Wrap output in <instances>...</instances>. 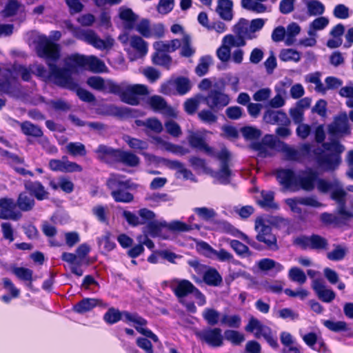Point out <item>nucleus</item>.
Segmentation results:
<instances>
[{
    "label": "nucleus",
    "instance_id": "51",
    "mask_svg": "<svg viewBox=\"0 0 353 353\" xmlns=\"http://www.w3.org/2000/svg\"><path fill=\"white\" fill-rule=\"evenodd\" d=\"M194 212L203 220L210 221L216 216V212L212 208L206 207L195 208Z\"/></svg>",
    "mask_w": 353,
    "mask_h": 353
},
{
    "label": "nucleus",
    "instance_id": "14",
    "mask_svg": "<svg viewBox=\"0 0 353 353\" xmlns=\"http://www.w3.org/2000/svg\"><path fill=\"white\" fill-rule=\"evenodd\" d=\"M314 154L319 165L325 170H334L341 161L339 154L325 153L321 148L314 150Z\"/></svg>",
    "mask_w": 353,
    "mask_h": 353
},
{
    "label": "nucleus",
    "instance_id": "36",
    "mask_svg": "<svg viewBox=\"0 0 353 353\" xmlns=\"http://www.w3.org/2000/svg\"><path fill=\"white\" fill-rule=\"evenodd\" d=\"M130 46L134 49L141 57L145 56L148 52V43L139 36H132L129 39Z\"/></svg>",
    "mask_w": 353,
    "mask_h": 353
},
{
    "label": "nucleus",
    "instance_id": "56",
    "mask_svg": "<svg viewBox=\"0 0 353 353\" xmlns=\"http://www.w3.org/2000/svg\"><path fill=\"white\" fill-rule=\"evenodd\" d=\"M123 139L130 148L136 150H144L148 147V144L146 141L130 136H125Z\"/></svg>",
    "mask_w": 353,
    "mask_h": 353
},
{
    "label": "nucleus",
    "instance_id": "25",
    "mask_svg": "<svg viewBox=\"0 0 353 353\" xmlns=\"http://www.w3.org/2000/svg\"><path fill=\"white\" fill-rule=\"evenodd\" d=\"M215 11L221 19L225 21H231L234 17L232 1L218 0Z\"/></svg>",
    "mask_w": 353,
    "mask_h": 353
},
{
    "label": "nucleus",
    "instance_id": "4",
    "mask_svg": "<svg viewBox=\"0 0 353 353\" xmlns=\"http://www.w3.org/2000/svg\"><path fill=\"white\" fill-rule=\"evenodd\" d=\"M220 161L219 169L217 171H214L209 169L208 173L212 177L215 179L219 183L223 185H228L230 183V179L233 175L232 171L230 169L231 164V153L225 147L218 152L215 157Z\"/></svg>",
    "mask_w": 353,
    "mask_h": 353
},
{
    "label": "nucleus",
    "instance_id": "62",
    "mask_svg": "<svg viewBox=\"0 0 353 353\" xmlns=\"http://www.w3.org/2000/svg\"><path fill=\"white\" fill-rule=\"evenodd\" d=\"M87 83L91 88L100 91H105L107 88L105 81L101 77H91L88 79Z\"/></svg>",
    "mask_w": 353,
    "mask_h": 353
},
{
    "label": "nucleus",
    "instance_id": "1",
    "mask_svg": "<svg viewBox=\"0 0 353 353\" xmlns=\"http://www.w3.org/2000/svg\"><path fill=\"white\" fill-rule=\"evenodd\" d=\"M39 57L46 60L48 71L42 65L36 67V71L39 77L46 78L53 83L63 88L74 90L77 88V83L72 77L68 67H59L53 62L60 57V48L58 44L54 43L45 35L38 37L36 46Z\"/></svg>",
    "mask_w": 353,
    "mask_h": 353
},
{
    "label": "nucleus",
    "instance_id": "2",
    "mask_svg": "<svg viewBox=\"0 0 353 353\" xmlns=\"http://www.w3.org/2000/svg\"><path fill=\"white\" fill-rule=\"evenodd\" d=\"M121 174H111L107 180V185L111 190V196L116 202L129 203L134 200V196L128 190H135L137 185L130 180H123Z\"/></svg>",
    "mask_w": 353,
    "mask_h": 353
},
{
    "label": "nucleus",
    "instance_id": "24",
    "mask_svg": "<svg viewBox=\"0 0 353 353\" xmlns=\"http://www.w3.org/2000/svg\"><path fill=\"white\" fill-rule=\"evenodd\" d=\"M119 150L108 145H99L94 152L99 160L111 163L117 161Z\"/></svg>",
    "mask_w": 353,
    "mask_h": 353
},
{
    "label": "nucleus",
    "instance_id": "41",
    "mask_svg": "<svg viewBox=\"0 0 353 353\" xmlns=\"http://www.w3.org/2000/svg\"><path fill=\"white\" fill-rule=\"evenodd\" d=\"M65 148L68 153L72 157H84L87 154L85 146L80 142H70Z\"/></svg>",
    "mask_w": 353,
    "mask_h": 353
},
{
    "label": "nucleus",
    "instance_id": "45",
    "mask_svg": "<svg viewBox=\"0 0 353 353\" xmlns=\"http://www.w3.org/2000/svg\"><path fill=\"white\" fill-rule=\"evenodd\" d=\"M249 147L258 152L257 155L261 158H266L273 155L272 150L261 141L252 142Z\"/></svg>",
    "mask_w": 353,
    "mask_h": 353
},
{
    "label": "nucleus",
    "instance_id": "40",
    "mask_svg": "<svg viewBox=\"0 0 353 353\" xmlns=\"http://www.w3.org/2000/svg\"><path fill=\"white\" fill-rule=\"evenodd\" d=\"M119 17L128 23L126 28L130 29L132 28L134 23L138 19V16L132 9L125 7L119 8Z\"/></svg>",
    "mask_w": 353,
    "mask_h": 353
},
{
    "label": "nucleus",
    "instance_id": "3",
    "mask_svg": "<svg viewBox=\"0 0 353 353\" xmlns=\"http://www.w3.org/2000/svg\"><path fill=\"white\" fill-rule=\"evenodd\" d=\"M250 21L244 18H241L239 21L233 26L232 31L234 34H227L224 37V42L234 47H243L246 45V40H252L257 38V35H254L251 30Z\"/></svg>",
    "mask_w": 353,
    "mask_h": 353
},
{
    "label": "nucleus",
    "instance_id": "44",
    "mask_svg": "<svg viewBox=\"0 0 353 353\" xmlns=\"http://www.w3.org/2000/svg\"><path fill=\"white\" fill-rule=\"evenodd\" d=\"M202 99L203 100V98L200 94L187 99L183 103L185 111L190 115L194 114L199 108Z\"/></svg>",
    "mask_w": 353,
    "mask_h": 353
},
{
    "label": "nucleus",
    "instance_id": "13",
    "mask_svg": "<svg viewBox=\"0 0 353 353\" xmlns=\"http://www.w3.org/2000/svg\"><path fill=\"white\" fill-rule=\"evenodd\" d=\"M196 336L203 343L212 347L223 345L222 330L219 327H209L196 332Z\"/></svg>",
    "mask_w": 353,
    "mask_h": 353
},
{
    "label": "nucleus",
    "instance_id": "5",
    "mask_svg": "<svg viewBox=\"0 0 353 353\" xmlns=\"http://www.w3.org/2000/svg\"><path fill=\"white\" fill-rule=\"evenodd\" d=\"M65 65L68 67L72 73L76 66H88L89 69L94 72H103L106 66L103 61L95 56H85L79 54L71 55L65 60Z\"/></svg>",
    "mask_w": 353,
    "mask_h": 353
},
{
    "label": "nucleus",
    "instance_id": "64",
    "mask_svg": "<svg viewBox=\"0 0 353 353\" xmlns=\"http://www.w3.org/2000/svg\"><path fill=\"white\" fill-rule=\"evenodd\" d=\"M333 15L336 19H346L350 17V9L345 4H338L334 8Z\"/></svg>",
    "mask_w": 353,
    "mask_h": 353
},
{
    "label": "nucleus",
    "instance_id": "59",
    "mask_svg": "<svg viewBox=\"0 0 353 353\" xmlns=\"http://www.w3.org/2000/svg\"><path fill=\"white\" fill-rule=\"evenodd\" d=\"M323 325L330 330L339 332L341 331H347L348 330L347 324L345 321H333L330 320H325Z\"/></svg>",
    "mask_w": 353,
    "mask_h": 353
},
{
    "label": "nucleus",
    "instance_id": "50",
    "mask_svg": "<svg viewBox=\"0 0 353 353\" xmlns=\"http://www.w3.org/2000/svg\"><path fill=\"white\" fill-rule=\"evenodd\" d=\"M224 337L234 345H239L245 341V336L243 334L233 330H225Z\"/></svg>",
    "mask_w": 353,
    "mask_h": 353
},
{
    "label": "nucleus",
    "instance_id": "33",
    "mask_svg": "<svg viewBox=\"0 0 353 353\" xmlns=\"http://www.w3.org/2000/svg\"><path fill=\"white\" fill-rule=\"evenodd\" d=\"M203 281L210 286H219L223 279L219 272L214 268H209L203 276Z\"/></svg>",
    "mask_w": 353,
    "mask_h": 353
},
{
    "label": "nucleus",
    "instance_id": "32",
    "mask_svg": "<svg viewBox=\"0 0 353 353\" xmlns=\"http://www.w3.org/2000/svg\"><path fill=\"white\" fill-rule=\"evenodd\" d=\"M116 162L122 163L123 164L130 167H135L139 164L140 159L132 152L119 150Z\"/></svg>",
    "mask_w": 353,
    "mask_h": 353
},
{
    "label": "nucleus",
    "instance_id": "63",
    "mask_svg": "<svg viewBox=\"0 0 353 353\" xmlns=\"http://www.w3.org/2000/svg\"><path fill=\"white\" fill-rule=\"evenodd\" d=\"M322 146L325 150L334 152V153H332V154H339V156L345 150V147L336 140L323 143Z\"/></svg>",
    "mask_w": 353,
    "mask_h": 353
},
{
    "label": "nucleus",
    "instance_id": "61",
    "mask_svg": "<svg viewBox=\"0 0 353 353\" xmlns=\"http://www.w3.org/2000/svg\"><path fill=\"white\" fill-rule=\"evenodd\" d=\"M176 89L179 94H185L191 89L190 80L185 77H179L175 80Z\"/></svg>",
    "mask_w": 353,
    "mask_h": 353
},
{
    "label": "nucleus",
    "instance_id": "16",
    "mask_svg": "<svg viewBox=\"0 0 353 353\" xmlns=\"http://www.w3.org/2000/svg\"><path fill=\"white\" fill-rule=\"evenodd\" d=\"M16 203L10 198L0 199V219L18 221L22 217V214L16 210Z\"/></svg>",
    "mask_w": 353,
    "mask_h": 353
},
{
    "label": "nucleus",
    "instance_id": "37",
    "mask_svg": "<svg viewBox=\"0 0 353 353\" xmlns=\"http://www.w3.org/2000/svg\"><path fill=\"white\" fill-rule=\"evenodd\" d=\"M329 24V19L325 17L316 18L309 25L307 34L309 36H316V32L323 30Z\"/></svg>",
    "mask_w": 353,
    "mask_h": 353
},
{
    "label": "nucleus",
    "instance_id": "47",
    "mask_svg": "<svg viewBox=\"0 0 353 353\" xmlns=\"http://www.w3.org/2000/svg\"><path fill=\"white\" fill-rule=\"evenodd\" d=\"M279 59L284 62L294 61L299 62L301 59V54L299 52L294 49L288 48L281 50L279 54Z\"/></svg>",
    "mask_w": 353,
    "mask_h": 353
},
{
    "label": "nucleus",
    "instance_id": "8",
    "mask_svg": "<svg viewBox=\"0 0 353 353\" xmlns=\"http://www.w3.org/2000/svg\"><path fill=\"white\" fill-rule=\"evenodd\" d=\"M76 37L99 50H110L114 43L112 37H107L105 39H101L92 30H80L77 32Z\"/></svg>",
    "mask_w": 353,
    "mask_h": 353
},
{
    "label": "nucleus",
    "instance_id": "11",
    "mask_svg": "<svg viewBox=\"0 0 353 353\" xmlns=\"http://www.w3.org/2000/svg\"><path fill=\"white\" fill-rule=\"evenodd\" d=\"M148 93L147 86L144 85L125 83L120 97L123 102L131 105H137L139 103V96L146 95Z\"/></svg>",
    "mask_w": 353,
    "mask_h": 353
},
{
    "label": "nucleus",
    "instance_id": "55",
    "mask_svg": "<svg viewBox=\"0 0 353 353\" xmlns=\"http://www.w3.org/2000/svg\"><path fill=\"white\" fill-rule=\"evenodd\" d=\"M281 151L284 154L287 160L296 161L301 157L299 150L289 146L288 144L281 142Z\"/></svg>",
    "mask_w": 353,
    "mask_h": 353
},
{
    "label": "nucleus",
    "instance_id": "29",
    "mask_svg": "<svg viewBox=\"0 0 353 353\" xmlns=\"http://www.w3.org/2000/svg\"><path fill=\"white\" fill-rule=\"evenodd\" d=\"M19 125L21 130L23 134L34 138H40L43 135L41 128L29 121L19 122L16 121Z\"/></svg>",
    "mask_w": 353,
    "mask_h": 353
},
{
    "label": "nucleus",
    "instance_id": "9",
    "mask_svg": "<svg viewBox=\"0 0 353 353\" xmlns=\"http://www.w3.org/2000/svg\"><path fill=\"white\" fill-rule=\"evenodd\" d=\"M104 321L109 324H114L120 320H123L127 323H137L144 324L145 321L142 317L137 313H130L128 311H119L114 307H110L103 316Z\"/></svg>",
    "mask_w": 353,
    "mask_h": 353
},
{
    "label": "nucleus",
    "instance_id": "21",
    "mask_svg": "<svg viewBox=\"0 0 353 353\" xmlns=\"http://www.w3.org/2000/svg\"><path fill=\"white\" fill-rule=\"evenodd\" d=\"M312 288L318 297L323 302L330 303L335 298L333 290L326 288L323 281L321 279H315L312 283Z\"/></svg>",
    "mask_w": 353,
    "mask_h": 353
},
{
    "label": "nucleus",
    "instance_id": "38",
    "mask_svg": "<svg viewBox=\"0 0 353 353\" xmlns=\"http://www.w3.org/2000/svg\"><path fill=\"white\" fill-rule=\"evenodd\" d=\"M334 250L326 254L327 258L332 261H339L343 260L346 256L348 250L341 244H334Z\"/></svg>",
    "mask_w": 353,
    "mask_h": 353
},
{
    "label": "nucleus",
    "instance_id": "18",
    "mask_svg": "<svg viewBox=\"0 0 353 353\" xmlns=\"http://www.w3.org/2000/svg\"><path fill=\"white\" fill-rule=\"evenodd\" d=\"M188 140L192 148L203 151L210 157H215L217 153L213 148L205 143L204 137L198 132H191L188 135Z\"/></svg>",
    "mask_w": 353,
    "mask_h": 353
},
{
    "label": "nucleus",
    "instance_id": "54",
    "mask_svg": "<svg viewBox=\"0 0 353 353\" xmlns=\"http://www.w3.org/2000/svg\"><path fill=\"white\" fill-rule=\"evenodd\" d=\"M301 32V27L296 23L289 24L286 30L285 43L288 46L292 45L294 41V37Z\"/></svg>",
    "mask_w": 353,
    "mask_h": 353
},
{
    "label": "nucleus",
    "instance_id": "28",
    "mask_svg": "<svg viewBox=\"0 0 353 353\" xmlns=\"http://www.w3.org/2000/svg\"><path fill=\"white\" fill-rule=\"evenodd\" d=\"M329 133L333 135L341 133L349 134L347 117L345 114L336 117L334 123L329 126Z\"/></svg>",
    "mask_w": 353,
    "mask_h": 353
},
{
    "label": "nucleus",
    "instance_id": "60",
    "mask_svg": "<svg viewBox=\"0 0 353 353\" xmlns=\"http://www.w3.org/2000/svg\"><path fill=\"white\" fill-rule=\"evenodd\" d=\"M230 245L238 255L245 256L251 254L248 247L238 240L230 241Z\"/></svg>",
    "mask_w": 353,
    "mask_h": 353
},
{
    "label": "nucleus",
    "instance_id": "42",
    "mask_svg": "<svg viewBox=\"0 0 353 353\" xmlns=\"http://www.w3.org/2000/svg\"><path fill=\"white\" fill-rule=\"evenodd\" d=\"M152 60L154 64L164 67L168 70L170 69L172 61L170 55L157 51L154 53Z\"/></svg>",
    "mask_w": 353,
    "mask_h": 353
},
{
    "label": "nucleus",
    "instance_id": "6",
    "mask_svg": "<svg viewBox=\"0 0 353 353\" xmlns=\"http://www.w3.org/2000/svg\"><path fill=\"white\" fill-rule=\"evenodd\" d=\"M254 229L257 233L256 239L258 241L263 243L266 248L271 251H277L279 249L276 236L272 234V228L265 223L263 218L256 219Z\"/></svg>",
    "mask_w": 353,
    "mask_h": 353
},
{
    "label": "nucleus",
    "instance_id": "7",
    "mask_svg": "<svg viewBox=\"0 0 353 353\" xmlns=\"http://www.w3.org/2000/svg\"><path fill=\"white\" fill-rule=\"evenodd\" d=\"M164 227L174 232H188L192 229L190 225L180 221H173L168 224L165 222L152 221L148 223L144 228L143 232L152 237H155L160 234L162 228Z\"/></svg>",
    "mask_w": 353,
    "mask_h": 353
},
{
    "label": "nucleus",
    "instance_id": "34",
    "mask_svg": "<svg viewBox=\"0 0 353 353\" xmlns=\"http://www.w3.org/2000/svg\"><path fill=\"white\" fill-rule=\"evenodd\" d=\"M258 204L265 210H278L279 205L274 201L273 192H261V199L258 201Z\"/></svg>",
    "mask_w": 353,
    "mask_h": 353
},
{
    "label": "nucleus",
    "instance_id": "53",
    "mask_svg": "<svg viewBox=\"0 0 353 353\" xmlns=\"http://www.w3.org/2000/svg\"><path fill=\"white\" fill-rule=\"evenodd\" d=\"M288 276L291 281L301 285L305 283L307 280L305 272L296 267H293L289 270Z\"/></svg>",
    "mask_w": 353,
    "mask_h": 353
},
{
    "label": "nucleus",
    "instance_id": "27",
    "mask_svg": "<svg viewBox=\"0 0 353 353\" xmlns=\"http://www.w3.org/2000/svg\"><path fill=\"white\" fill-rule=\"evenodd\" d=\"M345 193L343 190H336L332 192V199L338 203V212L341 218L344 220L350 219L352 216V213L346 210L345 197Z\"/></svg>",
    "mask_w": 353,
    "mask_h": 353
},
{
    "label": "nucleus",
    "instance_id": "49",
    "mask_svg": "<svg viewBox=\"0 0 353 353\" xmlns=\"http://www.w3.org/2000/svg\"><path fill=\"white\" fill-rule=\"evenodd\" d=\"M202 316L208 324L213 326L218 324L220 319V313L213 308L208 307L203 310Z\"/></svg>",
    "mask_w": 353,
    "mask_h": 353
},
{
    "label": "nucleus",
    "instance_id": "19",
    "mask_svg": "<svg viewBox=\"0 0 353 353\" xmlns=\"http://www.w3.org/2000/svg\"><path fill=\"white\" fill-rule=\"evenodd\" d=\"M263 120L270 124H276L279 125H289L290 120L286 113L281 110H268L265 112Z\"/></svg>",
    "mask_w": 353,
    "mask_h": 353
},
{
    "label": "nucleus",
    "instance_id": "39",
    "mask_svg": "<svg viewBox=\"0 0 353 353\" xmlns=\"http://www.w3.org/2000/svg\"><path fill=\"white\" fill-rule=\"evenodd\" d=\"M321 73L320 72H315L310 73L305 77L306 82L311 83L315 85V91L321 94H325V85L321 80Z\"/></svg>",
    "mask_w": 353,
    "mask_h": 353
},
{
    "label": "nucleus",
    "instance_id": "57",
    "mask_svg": "<svg viewBox=\"0 0 353 353\" xmlns=\"http://www.w3.org/2000/svg\"><path fill=\"white\" fill-rule=\"evenodd\" d=\"M234 47L228 43L224 42V37L222 40V45L216 50V55L222 62H227L231 56L230 48Z\"/></svg>",
    "mask_w": 353,
    "mask_h": 353
},
{
    "label": "nucleus",
    "instance_id": "52",
    "mask_svg": "<svg viewBox=\"0 0 353 353\" xmlns=\"http://www.w3.org/2000/svg\"><path fill=\"white\" fill-rule=\"evenodd\" d=\"M216 112L211 109L202 110L198 113V117L202 122L212 125L216 123L218 119V117L214 113Z\"/></svg>",
    "mask_w": 353,
    "mask_h": 353
},
{
    "label": "nucleus",
    "instance_id": "12",
    "mask_svg": "<svg viewBox=\"0 0 353 353\" xmlns=\"http://www.w3.org/2000/svg\"><path fill=\"white\" fill-rule=\"evenodd\" d=\"M294 243L303 249L310 248L315 250H328V241L318 234L311 236H301L294 240Z\"/></svg>",
    "mask_w": 353,
    "mask_h": 353
},
{
    "label": "nucleus",
    "instance_id": "10",
    "mask_svg": "<svg viewBox=\"0 0 353 353\" xmlns=\"http://www.w3.org/2000/svg\"><path fill=\"white\" fill-rule=\"evenodd\" d=\"M203 98L208 107L213 111H219L227 106L230 101V97L216 88H212Z\"/></svg>",
    "mask_w": 353,
    "mask_h": 353
},
{
    "label": "nucleus",
    "instance_id": "58",
    "mask_svg": "<svg viewBox=\"0 0 353 353\" xmlns=\"http://www.w3.org/2000/svg\"><path fill=\"white\" fill-rule=\"evenodd\" d=\"M243 137L247 140H255L261 136V131L252 126H245L241 129Z\"/></svg>",
    "mask_w": 353,
    "mask_h": 353
},
{
    "label": "nucleus",
    "instance_id": "43",
    "mask_svg": "<svg viewBox=\"0 0 353 353\" xmlns=\"http://www.w3.org/2000/svg\"><path fill=\"white\" fill-rule=\"evenodd\" d=\"M305 5L307 14L310 16L321 15L325 12L324 5L318 0H308Z\"/></svg>",
    "mask_w": 353,
    "mask_h": 353
},
{
    "label": "nucleus",
    "instance_id": "26",
    "mask_svg": "<svg viewBox=\"0 0 353 353\" xmlns=\"http://www.w3.org/2000/svg\"><path fill=\"white\" fill-rule=\"evenodd\" d=\"M148 104L154 111L161 112L170 116L174 115V110L168 105L165 99L161 96H152L148 99Z\"/></svg>",
    "mask_w": 353,
    "mask_h": 353
},
{
    "label": "nucleus",
    "instance_id": "46",
    "mask_svg": "<svg viewBox=\"0 0 353 353\" xmlns=\"http://www.w3.org/2000/svg\"><path fill=\"white\" fill-rule=\"evenodd\" d=\"M258 267L261 270L268 271L272 269H275L276 272H280L283 270V266L274 261L273 259L265 258L260 260L258 263Z\"/></svg>",
    "mask_w": 353,
    "mask_h": 353
},
{
    "label": "nucleus",
    "instance_id": "22",
    "mask_svg": "<svg viewBox=\"0 0 353 353\" xmlns=\"http://www.w3.org/2000/svg\"><path fill=\"white\" fill-rule=\"evenodd\" d=\"M145 133L148 136L151 137L152 139V143L159 145L162 149L171 152L174 154H180L181 155L185 154L188 152V150L183 148L182 146L174 145L172 143L164 141L160 137L151 136L150 132L145 130Z\"/></svg>",
    "mask_w": 353,
    "mask_h": 353
},
{
    "label": "nucleus",
    "instance_id": "15",
    "mask_svg": "<svg viewBox=\"0 0 353 353\" xmlns=\"http://www.w3.org/2000/svg\"><path fill=\"white\" fill-rule=\"evenodd\" d=\"M318 174L312 169L299 172L296 174V184L294 190L302 189L310 192L315 188Z\"/></svg>",
    "mask_w": 353,
    "mask_h": 353
},
{
    "label": "nucleus",
    "instance_id": "35",
    "mask_svg": "<svg viewBox=\"0 0 353 353\" xmlns=\"http://www.w3.org/2000/svg\"><path fill=\"white\" fill-rule=\"evenodd\" d=\"M99 302L100 301L97 299L85 298L74 305V310L78 313L83 314L91 310L97 306Z\"/></svg>",
    "mask_w": 353,
    "mask_h": 353
},
{
    "label": "nucleus",
    "instance_id": "17",
    "mask_svg": "<svg viewBox=\"0 0 353 353\" xmlns=\"http://www.w3.org/2000/svg\"><path fill=\"white\" fill-rule=\"evenodd\" d=\"M170 287L175 296L179 299L185 297L193 294L196 287L188 280L174 279L171 281Z\"/></svg>",
    "mask_w": 353,
    "mask_h": 353
},
{
    "label": "nucleus",
    "instance_id": "48",
    "mask_svg": "<svg viewBox=\"0 0 353 353\" xmlns=\"http://www.w3.org/2000/svg\"><path fill=\"white\" fill-rule=\"evenodd\" d=\"M212 64V58L210 56L202 57L195 68V73L202 77L205 75L209 70V67Z\"/></svg>",
    "mask_w": 353,
    "mask_h": 353
},
{
    "label": "nucleus",
    "instance_id": "31",
    "mask_svg": "<svg viewBox=\"0 0 353 353\" xmlns=\"http://www.w3.org/2000/svg\"><path fill=\"white\" fill-rule=\"evenodd\" d=\"M16 203L17 206L23 212L31 211L35 205V201L32 195H28L27 192H21L19 194Z\"/></svg>",
    "mask_w": 353,
    "mask_h": 353
},
{
    "label": "nucleus",
    "instance_id": "30",
    "mask_svg": "<svg viewBox=\"0 0 353 353\" xmlns=\"http://www.w3.org/2000/svg\"><path fill=\"white\" fill-rule=\"evenodd\" d=\"M0 92L14 98H19L21 95L20 84L12 83L9 80H0Z\"/></svg>",
    "mask_w": 353,
    "mask_h": 353
},
{
    "label": "nucleus",
    "instance_id": "23",
    "mask_svg": "<svg viewBox=\"0 0 353 353\" xmlns=\"http://www.w3.org/2000/svg\"><path fill=\"white\" fill-rule=\"evenodd\" d=\"M24 187L30 193L32 196H34L39 201L48 198L49 193L39 181H26L24 182Z\"/></svg>",
    "mask_w": 353,
    "mask_h": 353
},
{
    "label": "nucleus",
    "instance_id": "20",
    "mask_svg": "<svg viewBox=\"0 0 353 353\" xmlns=\"http://www.w3.org/2000/svg\"><path fill=\"white\" fill-rule=\"evenodd\" d=\"M276 176L279 183L285 188L295 189L296 174L290 169H281L276 171Z\"/></svg>",
    "mask_w": 353,
    "mask_h": 353
}]
</instances>
